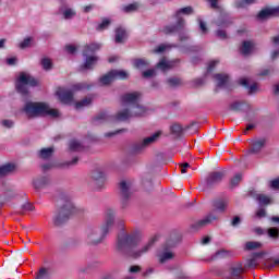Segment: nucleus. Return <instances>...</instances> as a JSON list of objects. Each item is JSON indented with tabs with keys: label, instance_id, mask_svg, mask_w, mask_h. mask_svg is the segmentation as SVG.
I'll list each match as a JSON object with an SVG mask.
<instances>
[{
	"label": "nucleus",
	"instance_id": "4468645a",
	"mask_svg": "<svg viewBox=\"0 0 279 279\" xmlns=\"http://www.w3.org/2000/svg\"><path fill=\"white\" fill-rule=\"evenodd\" d=\"M251 145V154H258L263 147H265L267 140L265 137H256L254 140L248 141Z\"/></svg>",
	"mask_w": 279,
	"mask_h": 279
},
{
	"label": "nucleus",
	"instance_id": "9d476101",
	"mask_svg": "<svg viewBox=\"0 0 279 279\" xmlns=\"http://www.w3.org/2000/svg\"><path fill=\"white\" fill-rule=\"evenodd\" d=\"M129 74L123 70H111L109 73L102 75L99 78L100 86H108V84H112L114 80H128Z\"/></svg>",
	"mask_w": 279,
	"mask_h": 279
},
{
	"label": "nucleus",
	"instance_id": "37998d69",
	"mask_svg": "<svg viewBox=\"0 0 279 279\" xmlns=\"http://www.w3.org/2000/svg\"><path fill=\"white\" fill-rule=\"evenodd\" d=\"M169 86H180L182 84V81L178 77H170L168 78Z\"/></svg>",
	"mask_w": 279,
	"mask_h": 279
},
{
	"label": "nucleus",
	"instance_id": "338daca9",
	"mask_svg": "<svg viewBox=\"0 0 279 279\" xmlns=\"http://www.w3.org/2000/svg\"><path fill=\"white\" fill-rule=\"evenodd\" d=\"M250 93H256V90H258V85L257 84H253L248 87Z\"/></svg>",
	"mask_w": 279,
	"mask_h": 279
},
{
	"label": "nucleus",
	"instance_id": "b1692460",
	"mask_svg": "<svg viewBox=\"0 0 279 279\" xmlns=\"http://www.w3.org/2000/svg\"><path fill=\"white\" fill-rule=\"evenodd\" d=\"M214 208L217 213H226V208H228V199H218L214 202Z\"/></svg>",
	"mask_w": 279,
	"mask_h": 279
},
{
	"label": "nucleus",
	"instance_id": "5701e85b",
	"mask_svg": "<svg viewBox=\"0 0 279 279\" xmlns=\"http://www.w3.org/2000/svg\"><path fill=\"white\" fill-rule=\"evenodd\" d=\"M125 38H128V33L125 32V28L123 27H118L116 29V43L121 44L125 43Z\"/></svg>",
	"mask_w": 279,
	"mask_h": 279
},
{
	"label": "nucleus",
	"instance_id": "423d86ee",
	"mask_svg": "<svg viewBox=\"0 0 279 279\" xmlns=\"http://www.w3.org/2000/svg\"><path fill=\"white\" fill-rule=\"evenodd\" d=\"M182 14L189 16L193 14V9L191 7H185L178 10L174 14L175 24L167 25L162 28L163 34H175V32H182L184 29L186 22L182 19Z\"/></svg>",
	"mask_w": 279,
	"mask_h": 279
},
{
	"label": "nucleus",
	"instance_id": "20e7f679",
	"mask_svg": "<svg viewBox=\"0 0 279 279\" xmlns=\"http://www.w3.org/2000/svg\"><path fill=\"white\" fill-rule=\"evenodd\" d=\"M86 88H90V86H88L86 83H77L72 86V89L60 87L57 90V97H59L61 104L74 106L76 110H82L84 108H88V106L93 104V97H86L83 100L75 102L73 99V94L75 90H86Z\"/></svg>",
	"mask_w": 279,
	"mask_h": 279
},
{
	"label": "nucleus",
	"instance_id": "052dcab7",
	"mask_svg": "<svg viewBox=\"0 0 279 279\" xmlns=\"http://www.w3.org/2000/svg\"><path fill=\"white\" fill-rule=\"evenodd\" d=\"M239 223H241V218L239 216H235L231 222V225L236 228V226H239Z\"/></svg>",
	"mask_w": 279,
	"mask_h": 279
},
{
	"label": "nucleus",
	"instance_id": "39448f33",
	"mask_svg": "<svg viewBox=\"0 0 279 279\" xmlns=\"http://www.w3.org/2000/svg\"><path fill=\"white\" fill-rule=\"evenodd\" d=\"M24 112L29 118L52 117V119H58V117H60V111L49 108V105L44 102H26Z\"/></svg>",
	"mask_w": 279,
	"mask_h": 279
},
{
	"label": "nucleus",
	"instance_id": "603ef678",
	"mask_svg": "<svg viewBox=\"0 0 279 279\" xmlns=\"http://www.w3.org/2000/svg\"><path fill=\"white\" fill-rule=\"evenodd\" d=\"M65 51H68V53H71V54L76 53L77 46H75V45H68V46H65Z\"/></svg>",
	"mask_w": 279,
	"mask_h": 279
},
{
	"label": "nucleus",
	"instance_id": "13d9d810",
	"mask_svg": "<svg viewBox=\"0 0 279 279\" xmlns=\"http://www.w3.org/2000/svg\"><path fill=\"white\" fill-rule=\"evenodd\" d=\"M96 121H108V114L100 113L96 117Z\"/></svg>",
	"mask_w": 279,
	"mask_h": 279
},
{
	"label": "nucleus",
	"instance_id": "a878e982",
	"mask_svg": "<svg viewBox=\"0 0 279 279\" xmlns=\"http://www.w3.org/2000/svg\"><path fill=\"white\" fill-rule=\"evenodd\" d=\"M214 77L217 82V86H219L220 88L226 86V84H228V80H229L228 74H216Z\"/></svg>",
	"mask_w": 279,
	"mask_h": 279
},
{
	"label": "nucleus",
	"instance_id": "c03bdc74",
	"mask_svg": "<svg viewBox=\"0 0 279 279\" xmlns=\"http://www.w3.org/2000/svg\"><path fill=\"white\" fill-rule=\"evenodd\" d=\"M17 62L19 59L16 57H9L5 59V64H8V66H16Z\"/></svg>",
	"mask_w": 279,
	"mask_h": 279
},
{
	"label": "nucleus",
	"instance_id": "ddd939ff",
	"mask_svg": "<svg viewBox=\"0 0 279 279\" xmlns=\"http://www.w3.org/2000/svg\"><path fill=\"white\" fill-rule=\"evenodd\" d=\"M130 189H132V183L128 181H122L120 183V191H121V207L122 208H128V201L130 199V195L132 192H130Z\"/></svg>",
	"mask_w": 279,
	"mask_h": 279
},
{
	"label": "nucleus",
	"instance_id": "2f4dec72",
	"mask_svg": "<svg viewBox=\"0 0 279 279\" xmlns=\"http://www.w3.org/2000/svg\"><path fill=\"white\" fill-rule=\"evenodd\" d=\"M256 199L259 204L264 205V206H267L269 204H271V197L265 195V194H258L256 196Z\"/></svg>",
	"mask_w": 279,
	"mask_h": 279
},
{
	"label": "nucleus",
	"instance_id": "4be33fe9",
	"mask_svg": "<svg viewBox=\"0 0 279 279\" xmlns=\"http://www.w3.org/2000/svg\"><path fill=\"white\" fill-rule=\"evenodd\" d=\"M15 169L16 166H14L13 163H5L3 166H0V178L10 175V173H12Z\"/></svg>",
	"mask_w": 279,
	"mask_h": 279
},
{
	"label": "nucleus",
	"instance_id": "f257e3e1",
	"mask_svg": "<svg viewBox=\"0 0 279 279\" xmlns=\"http://www.w3.org/2000/svg\"><path fill=\"white\" fill-rule=\"evenodd\" d=\"M155 241L156 240L151 239L142 247H138V244L141 243V234L122 233L118 238L117 250L130 258H141V256H145V254L154 247Z\"/></svg>",
	"mask_w": 279,
	"mask_h": 279
},
{
	"label": "nucleus",
	"instance_id": "a18cd8bd",
	"mask_svg": "<svg viewBox=\"0 0 279 279\" xmlns=\"http://www.w3.org/2000/svg\"><path fill=\"white\" fill-rule=\"evenodd\" d=\"M41 66L45 71H49V69H51V59L44 58L41 60Z\"/></svg>",
	"mask_w": 279,
	"mask_h": 279
},
{
	"label": "nucleus",
	"instance_id": "e2e57ef3",
	"mask_svg": "<svg viewBox=\"0 0 279 279\" xmlns=\"http://www.w3.org/2000/svg\"><path fill=\"white\" fill-rule=\"evenodd\" d=\"M240 84H241V86H245V88H247L250 86V80L241 78Z\"/></svg>",
	"mask_w": 279,
	"mask_h": 279
},
{
	"label": "nucleus",
	"instance_id": "79ce46f5",
	"mask_svg": "<svg viewBox=\"0 0 279 279\" xmlns=\"http://www.w3.org/2000/svg\"><path fill=\"white\" fill-rule=\"evenodd\" d=\"M262 245L263 244L260 242L251 241V242H246L245 248L246 250H258V247H262Z\"/></svg>",
	"mask_w": 279,
	"mask_h": 279
},
{
	"label": "nucleus",
	"instance_id": "a19ab883",
	"mask_svg": "<svg viewBox=\"0 0 279 279\" xmlns=\"http://www.w3.org/2000/svg\"><path fill=\"white\" fill-rule=\"evenodd\" d=\"M241 180H243V174L236 173L230 181L231 186H239Z\"/></svg>",
	"mask_w": 279,
	"mask_h": 279
},
{
	"label": "nucleus",
	"instance_id": "f03ea898",
	"mask_svg": "<svg viewBox=\"0 0 279 279\" xmlns=\"http://www.w3.org/2000/svg\"><path fill=\"white\" fill-rule=\"evenodd\" d=\"M123 109L116 114V121H128L134 117H145L147 108L141 105L140 93H129L122 96Z\"/></svg>",
	"mask_w": 279,
	"mask_h": 279
},
{
	"label": "nucleus",
	"instance_id": "c85d7f7f",
	"mask_svg": "<svg viewBox=\"0 0 279 279\" xmlns=\"http://www.w3.org/2000/svg\"><path fill=\"white\" fill-rule=\"evenodd\" d=\"M213 221H217V215L209 214L207 217L198 221V226H208V223H213Z\"/></svg>",
	"mask_w": 279,
	"mask_h": 279
},
{
	"label": "nucleus",
	"instance_id": "ea45409f",
	"mask_svg": "<svg viewBox=\"0 0 279 279\" xmlns=\"http://www.w3.org/2000/svg\"><path fill=\"white\" fill-rule=\"evenodd\" d=\"M141 5L137 2L123 7V12H136Z\"/></svg>",
	"mask_w": 279,
	"mask_h": 279
},
{
	"label": "nucleus",
	"instance_id": "c9c22d12",
	"mask_svg": "<svg viewBox=\"0 0 279 279\" xmlns=\"http://www.w3.org/2000/svg\"><path fill=\"white\" fill-rule=\"evenodd\" d=\"M216 25L218 27H228V25H230V20H228V16L222 15L216 21Z\"/></svg>",
	"mask_w": 279,
	"mask_h": 279
},
{
	"label": "nucleus",
	"instance_id": "4c0bfd02",
	"mask_svg": "<svg viewBox=\"0 0 279 279\" xmlns=\"http://www.w3.org/2000/svg\"><path fill=\"white\" fill-rule=\"evenodd\" d=\"M110 19H104L100 24L97 26L98 32H104V29H108L110 27Z\"/></svg>",
	"mask_w": 279,
	"mask_h": 279
},
{
	"label": "nucleus",
	"instance_id": "864d4df0",
	"mask_svg": "<svg viewBox=\"0 0 279 279\" xmlns=\"http://www.w3.org/2000/svg\"><path fill=\"white\" fill-rule=\"evenodd\" d=\"M1 125L3 128H8V129L14 128V121H12V120H2Z\"/></svg>",
	"mask_w": 279,
	"mask_h": 279
},
{
	"label": "nucleus",
	"instance_id": "bf43d9fd",
	"mask_svg": "<svg viewBox=\"0 0 279 279\" xmlns=\"http://www.w3.org/2000/svg\"><path fill=\"white\" fill-rule=\"evenodd\" d=\"M129 271L130 274H138V271H141V266H131Z\"/></svg>",
	"mask_w": 279,
	"mask_h": 279
},
{
	"label": "nucleus",
	"instance_id": "58836bf2",
	"mask_svg": "<svg viewBox=\"0 0 279 279\" xmlns=\"http://www.w3.org/2000/svg\"><path fill=\"white\" fill-rule=\"evenodd\" d=\"M134 66L136 69H145V66H149V62L145 59H136L134 61Z\"/></svg>",
	"mask_w": 279,
	"mask_h": 279
},
{
	"label": "nucleus",
	"instance_id": "4d7b16f0",
	"mask_svg": "<svg viewBox=\"0 0 279 279\" xmlns=\"http://www.w3.org/2000/svg\"><path fill=\"white\" fill-rule=\"evenodd\" d=\"M243 102L235 101L231 105V110H241Z\"/></svg>",
	"mask_w": 279,
	"mask_h": 279
},
{
	"label": "nucleus",
	"instance_id": "5fc2aeb1",
	"mask_svg": "<svg viewBox=\"0 0 279 279\" xmlns=\"http://www.w3.org/2000/svg\"><path fill=\"white\" fill-rule=\"evenodd\" d=\"M217 36H218V38H220L221 40H226V38H228V34H227L226 31H223V29H218V31H217Z\"/></svg>",
	"mask_w": 279,
	"mask_h": 279
},
{
	"label": "nucleus",
	"instance_id": "aec40b11",
	"mask_svg": "<svg viewBox=\"0 0 279 279\" xmlns=\"http://www.w3.org/2000/svg\"><path fill=\"white\" fill-rule=\"evenodd\" d=\"M59 14H61L62 19H64L65 21H71V19H75L77 12H75L73 8L61 7L59 9Z\"/></svg>",
	"mask_w": 279,
	"mask_h": 279
},
{
	"label": "nucleus",
	"instance_id": "f8f14e48",
	"mask_svg": "<svg viewBox=\"0 0 279 279\" xmlns=\"http://www.w3.org/2000/svg\"><path fill=\"white\" fill-rule=\"evenodd\" d=\"M161 132L158 131L155 134L144 138L142 142H138L136 144L133 145V151L134 154H141V151H143V149L149 147V145H151V143H156V141H158V138L160 137Z\"/></svg>",
	"mask_w": 279,
	"mask_h": 279
},
{
	"label": "nucleus",
	"instance_id": "9b49d317",
	"mask_svg": "<svg viewBox=\"0 0 279 279\" xmlns=\"http://www.w3.org/2000/svg\"><path fill=\"white\" fill-rule=\"evenodd\" d=\"M173 247H175V242H166L163 248L159 251L157 255L159 258V263H167L168 260H172V258H174L175 253H173Z\"/></svg>",
	"mask_w": 279,
	"mask_h": 279
},
{
	"label": "nucleus",
	"instance_id": "e433bc0d",
	"mask_svg": "<svg viewBox=\"0 0 279 279\" xmlns=\"http://www.w3.org/2000/svg\"><path fill=\"white\" fill-rule=\"evenodd\" d=\"M230 256H232V253H230V251H226V250H219L215 255L214 258H230Z\"/></svg>",
	"mask_w": 279,
	"mask_h": 279
},
{
	"label": "nucleus",
	"instance_id": "6ab92c4d",
	"mask_svg": "<svg viewBox=\"0 0 279 279\" xmlns=\"http://www.w3.org/2000/svg\"><path fill=\"white\" fill-rule=\"evenodd\" d=\"M175 62H178V60H168L167 58H162L157 63V69H159L160 71H169L170 69H173V66H175Z\"/></svg>",
	"mask_w": 279,
	"mask_h": 279
},
{
	"label": "nucleus",
	"instance_id": "3c124183",
	"mask_svg": "<svg viewBox=\"0 0 279 279\" xmlns=\"http://www.w3.org/2000/svg\"><path fill=\"white\" fill-rule=\"evenodd\" d=\"M156 75V70L150 69L143 72V77H154Z\"/></svg>",
	"mask_w": 279,
	"mask_h": 279
},
{
	"label": "nucleus",
	"instance_id": "72a5a7b5",
	"mask_svg": "<svg viewBox=\"0 0 279 279\" xmlns=\"http://www.w3.org/2000/svg\"><path fill=\"white\" fill-rule=\"evenodd\" d=\"M32 45H34V38L26 37V38H24L23 41L20 43L19 47H20V49H27V48L32 47Z\"/></svg>",
	"mask_w": 279,
	"mask_h": 279
},
{
	"label": "nucleus",
	"instance_id": "0e129e2a",
	"mask_svg": "<svg viewBox=\"0 0 279 279\" xmlns=\"http://www.w3.org/2000/svg\"><path fill=\"white\" fill-rule=\"evenodd\" d=\"M53 167H56V165H53V163H45V165H43V169H44V171H47V170H49V169H53Z\"/></svg>",
	"mask_w": 279,
	"mask_h": 279
},
{
	"label": "nucleus",
	"instance_id": "393cba45",
	"mask_svg": "<svg viewBox=\"0 0 279 279\" xmlns=\"http://www.w3.org/2000/svg\"><path fill=\"white\" fill-rule=\"evenodd\" d=\"M254 51V43L253 41H244L241 47V53L243 56H250Z\"/></svg>",
	"mask_w": 279,
	"mask_h": 279
},
{
	"label": "nucleus",
	"instance_id": "cd10ccee",
	"mask_svg": "<svg viewBox=\"0 0 279 279\" xmlns=\"http://www.w3.org/2000/svg\"><path fill=\"white\" fill-rule=\"evenodd\" d=\"M184 130L185 129L179 123H174L170 126V132L173 134V136H181Z\"/></svg>",
	"mask_w": 279,
	"mask_h": 279
},
{
	"label": "nucleus",
	"instance_id": "f3484780",
	"mask_svg": "<svg viewBox=\"0 0 279 279\" xmlns=\"http://www.w3.org/2000/svg\"><path fill=\"white\" fill-rule=\"evenodd\" d=\"M271 16H279V7L266 8L257 14V19L259 21H265V19H271Z\"/></svg>",
	"mask_w": 279,
	"mask_h": 279
},
{
	"label": "nucleus",
	"instance_id": "7c9ffc66",
	"mask_svg": "<svg viewBox=\"0 0 279 279\" xmlns=\"http://www.w3.org/2000/svg\"><path fill=\"white\" fill-rule=\"evenodd\" d=\"M263 257V253H255L250 259H247V267H256L258 265V258Z\"/></svg>",
	"mask_w": 279,
	"mask_h": 279
},
{
	"label": "nucleus",
	"instance_id": "6e6552de",
	"mask_svg": "<svg viewBox=\"0 0 279 279\" xmlns=\"http://www.w3.org/2000/svg\"><path fill=\"white\" fill-rule=\"evenodd\" d=\"M99 49H101V44H98V43H92L85 46L83 50V58H85L83 69H86V70L95 69V65L99 60V58L95 56V52L99 51Z\"/></svg>",
	"mask_w": 279,
	"mask_h": 279
},
{
	"label": "nucleus",
	"instance_id": "09e8293b",
	"mask_svg": "<svg viewBox=\"0 0 279 279\" xmlns=\"http://www.w3.org/2000/svg\"><path fill=\"white\" fill-rule=\"evenodd\" d=\"M217 64H219V60H211L208 63L207 66V72L210 73L211 71H214L215 66H217Z\"/></svg>",
	"mask_w": 279,
	"mask_h": 279
},
{
	"label": "nucleus",
	"instance_id": "dca6fc26",
	"mask_svg": "<svg viewBox=\"0 0 279 279\" xmlns=\"http://www.w3.org/2000/svg\"><path fill=\"white\" fill-rule=\"evenodd\" d=\"M105 180L106 175L104 174V172L96 170L92 173L90 185L95 186V189H101V186H104Z\"/></svg>",
	"mask_w": 279,
	"mask_h": 279
},
{
	"label": "nucleus",
	"instance_id": "de8ad7c7",
	"mask_svg": "<svg viewBox=\"0 0 279 279\" xmlns=\"http://www.w3.org/2000/svg\"><path fill=\"white\" fill-rule=\"evenodd\" d=\"M268 235L271 238V239H278L279 236V231L278 229L276 228H271L268 230Z\"/></svg>",
	"mask_w": 279,
	"mask_h": 279
},
{
	"label": "nucleus",
	"instance_id": "f704fd0d",
	"mask_svg": "<svg viewBox=\"0 0 279 279\" xmlns=\"http://www.w3.org/2000/svg\"><path fill=\"white\" fill-rule=\"evenodd\" d=\"M252 3H256V0H235V8H245L246 5H252Z\"/></svg>",
	"mask_w": 279,
	"mask_h": 279
},
{
	"label": "nucleus",
	"instance_id": "0eeeda50",
	"mask_svg": "<svg viewBox=\"0 0 279 279\" xmlns=\"http://www.w3.org/2000/svg\"><path fill=\"white\" fill-rule=\"evenodd\" d=\"M35 86H38V81L32 76V74L21 72L17 75L15 88L21 95H27L29 93V87L34 88Z\"/></svg>",
	"mask_w": 279,
	"mask_h": 279
},
{
	"label": "nucleus",
	"instance_id": "c756f323",
	"mask_svg": "<svg viewBox=\"0 0 279 279\" xmlns=\"http://www.w3.org/2000/svg\"><path fill=\"white\" fill-rule=\"evenodd\" d=\"M69 147L71 151H82L84 149V146L77 140L70 141Z\"/></svg>",
	"mask_w": 279,
	"mask_h": 279
},
{
	"label": "nucleus",
	"instance_id": "473e14b6",
	"mask_svg": "<svg viewBox=\"0 0 279 279\" xmlns=\"http://www.w3.org/2000/svg\"><path fill=\"white\" fill-rule=\"evenodd\" d=\"M274 66H269V68H264L259 71V73L257 74L259 77H269V75H274Z\"/></svg>",
	"mask_w": 279,
	"mask_h": 279
},
{
	"label": "nucleus",
	"instance_id": "49530a36",
	"mask_svg": "<svg viewBox=\"0 0 279 279\" xmlns=\"http://www.w3.org/2000/svg\"><path fill=\"white\" fill-rule=\"evenodd\" d=\"M168 49L169 45L161 44L154 50V53H165Z\"/></svg>",
	"mask_w": 279,
	"mask_h": 279
},
{
	"label": "nucleus",
	"instance_id": "680f3d73",
	"mask_svg": "<svg viewBox=\"0 0 279 279\" xmlns=\"http://www.w3.org/2000/svg\"><path fill=\"white\" fill-rule=\"evenodd\" d=\"M186 169H191V165L187 162L181 165V173H186Z\"/></svg>",
	"mask_w": 279,
	"mask_h": 279
},
{
	"label": "nucleus",
	"instance_id": "a211bd4d",
	"mask_svg": "<svg viewBox=\"0 0 279 279\" xmlns=\"http://www.w3.org/2000/svg\"><path fill=\"white\" fill-rule=\"evenodd\" d=\"M223 175H225V173L222 171H216V172L210 173L206 180V185L215 186V184H219V182H221V180H223Z\"/></svg>",
	"mask_w": 279,
	"mask_h": 279
},
{
	"label": "nucleus",
	"instance_id": "6e6d98bb",
	"mask_svg": "<svg viewBox=\"0 0 279 279\" xmlns=\"http://www.w3.org/2000/svg\"><path fill=\"white\" fill-rule=\"evenodd\" d=\"M198 23H199L201 32L203 34H206V32H208V28L206 27V23H204V21H202V19H198Z\"/></svg>",
	"mask_w": 279,
	"mask_h": 279
},
{
	"label": "nucleus",
	"instance_id": "8fccbe9b",
	"mask_svg": "<svg viewBox=\"0 0 279 279\" xmlns=\"http://www.w3.org/2000/svg\"><path fill=\"white\" fill-rule=\"evenodd\" d=\"M269 186L270 189H272L274 191H279V178L275 179L272 181L269 182Z\"/></svg>",
	"mask_w": 279,
	"mask_h": 279
},
{
	"label": "nucleus",
	"instance_id": "2eb2a0df",
	"mask_svg": "<svg viewBox=\"0 0 279 279\" xmlns=\"http://www.w3.org/2000/svg\"><path fill=\"white\" fill-rule=\"evenodd\" d=\"M51 184V180L47 175L36 177L33 180V186L36 191H43V189H47Z\"/></svg>",
	"mask_w": 279,
	"mask_h": 279
},
{
	"label": "nucleus",
	"instance_id": "69168bd1",
	"mask_svg": "<svg viewBox=\"0 0 279 279\" xmlns=\"http://www.w3.org/2000/svg\"><path fill=\"white\" fill-rule=\"evenodd\" d=\"M265 215H266L265 209H258L256 213V217H258L259 219L265 217Z\"/></svg>",
	"mask_w": 279,
	"mask_h": 279
},
{
	"label": "nucleus",
	"instance_id": "1a4fd4ad",
	"mask_svg": "<svg viewBox=\"0 0 279 279\" xmlns=\"http://www.w3.org/2000/svg\"><path fill=\"white\" fill-rule=\"evenodd\" d=\"M77 213V207L72 202L65 203L59 210V213L53 217L54 226H62V223H66L69 217Z\"/></svg>",
	"mask_w": 279,
	"mask_h": 279
},
{
	"label": "nucleus",
	"instance_id": "7ed1b4c3",
	"mask_svg": "<svg viewBox=\"0 0 279 279\" xmlns=\"http://www.w3.org/2000/svg\"><path fill=\"white\" fill-rule=\"evenodd\" d=\"M114 217H117V210L113 208H107L105 211V222L100 228L87 229V243H90V245H99V243L108 236V232H110L112 226H114Z\"/></svg>",
	"mask_w": 279,
	"mask_h": 279
},
{
	"label": "nucleus",
	"instance_id": "bb28decb",
	"mask_svg": "<svg viewBox=\"0 0 279 279\" xmlns=\"http://www.w3.org/2000/svg\"><path fill=\"white\" fill-rule=\"evenodd\" d=\"M53 147L43 148L39 151V157L43 158V160H48V158H51L53 156Z\"/></svg>",
	"mask_w": 279,
	"mask_h": 279
},
{
	"label": "nucleus",
	"instance_id": "774afa93",
	"mask_svg": "<svg viewBox=\"0 0 279 279\" xmlns=\"http://www.w3.org/2000/svg\"><path fill=\"white\" fill-rule=\"evenodd\" d=\"M207 1L210 4V8L217 9V3L219 2V0H207Z\"/></svg>",
	"mask_w": 279,
	"mask_h": 279
},
{
	"label": "nucleus",
	"instance_id": "412c9836",
	"mask_svg": "<svg viewBox=\"0 0 279 279\" xmlns=\"http://www.w3.org/2000/svg\"><path fill=\"white\" fill-rule=\"evenodd\" d=\"M243 275V266L238 264L236 266H232L230 268V278L240 279Z\"/></svg>",
	"mask_w": 279,
	"mask_h": 279
}]
</instances>
